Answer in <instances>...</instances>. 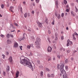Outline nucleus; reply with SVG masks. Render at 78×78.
Segmentation results:
<instances>
[{
	"label": "nucleus",
	"instance_id": "40",
	"mask_svg": "<svg viewBox=\"0 0 78 78\" xmlns=\"http://www.w3.org/2000/svg\"><path fill=\"white\" fill-rule=\"evenodd\" d=\"M65 69L66 70H67L68 69V67L67 66H65Z\"/></svg>",
	"mask_w": 78,
	"mask_h": 78
},
{
	"label": "nucleus",
	"instance_id": "59",
	"mask_svg": "<svg viewBox=\"0 0 78 78\" xmlns=\"http://www.w3.org/2000/svg\"><path fill=\"white\" fill-rule=\"evenodd\" d=\"M6 53H7V55H9V52H7Z\"/></svg>",
	"mask_w": 78,
	"mask_h": 78
},
{
	"label": "nucleus",
	"instance_id": "43",
	"mask_svg": "<svg viewBox=\"0 0 78 78\" xmlns=\"http://www.w3.org/2000/svg\"><path fill=\"white\" fill-rule=\"evenodd\" d=\"M37 3H39V0H36Z\"/></svg>",
	"mask_w": 78,
	"mask_h": 78
},
{
	"label": "nucleus",
	"instance_id": "52",
	"mask_svg": "<svg viewBox=\"0 0 78 78\" xmlns=\"http://www.w3.org/2000/svg\"><path fill=\"white\" fill-rule=\"evenodd\" d=\"M13 3H16V1H15V0H14L13 1Z\"/></svg>",
	"mask_w": 78,
	"mask_h": 78
},
{
	"label": "nucleus",
	"instance_id": "53",
	"mask_svg": "<svg viewBox=\"0 0 78 78\" xmlns=\"http://www.w3.org/2000/svg\"><path fill=\"white\" fill-rule=\"evenodd\" d=\"M33 55V54H32V53L30 52V56H32Z\"/></svg>",
	"mask_w": 78,
	"mask_h": 78
},
{
	"label": "nucleus",
	"instance_id": "41",
	"mask_svg": "<svg viewBox=\"0 0 78 78\" xmlns=\"http://www.w3.org/2000/svg\"><path fill=\"white\" fill-rule=\"evenodd\" d=\"M20 49L21 50H22V46H20Z\"/></svg>",
	"mask_w": 78,
	"mask_h": 78
},
{
	"label": "nucleus",
	"instance_id": "25",
	"mask_svg": "<svg viewBox=\"0 0 78 78\" xmlns=\"http://www.w3.org/2000/svg\"><path fill=\"white\" fill-rule=\"evenodd\" d=\"M0 36L1 37H5V35L3 34H1L0 35Z\"/></svg>",
	"mask_w": 78,
	"mask_h": 78
},
{
	"label": "nucleus",
	"instance_id": "20",
	"mask_svg": "<svg viewBox=\"0 0 78 78\" xmlns=\"http://www.w3.org/2000/svg\"><path fill=\"white\" fill-rule=\"evenodd\" d=\"M27 14H28L27 13H26L25 14H24V17H25V18H27Z\"/></svg>",
	"mask_w": 78,
	"mask_h": 78
},
{
	"label": "nucleus",
	"instance_id": "37",
	"mask_svg": "<svg viewBox=\"0 0 78 78\" xmlns=\"http://www.w3.org/2000/svg\"><path fill=\"white\" fill-rule=\"evenodd\" d=\"M48 33L49 34H51V31H50V30H48Z\"/></svg>",
	"mask_w": 78,
	"mask_h": 78
},
{
	"label": "nucleus",
	"instance_id": "34",
	"mask_svg": "<svg viewBox=\"0 0 78 78\" xmlns=\"http://www.w3.org/2000/svg\"><path fill=\"white\" fill-rule=\"evenodd\" d=\"M14 25H16V26L17 27H18V26H19V25H18V24H17V23H14Z\"/></svg>",
	"mask_w": 78,
	"mask_h": 78
},
{
	"label": "nucleus",
	"instance_id": "26",
	"mask_svg": "<svg viewBox=\"0 0 78 78\" xmlns=\"http://www.w3.org/2000/svg\"><path fill=\"white\" fill-rule=\"evenodd\" d=\"M46 71H48V72H50V69L47 68H46Z\"/></svg>",
	"mask_w": 78,
	"mask_h": 78
},
{
	"label": "nucleus",
	"instance_id": "7",
	"mask_svg": "<svg viewBox=\"0 0 78 78\" xmlns=\"http://www.w3.org/2000/svg\"><path fill=\"white\" fill-rule=\"evenodd\" d=\"M63 78H69L68 77H67V75L66 74V72L63 75Z\"/></svg>",
	"mask_w": 78,
	"mask_h": 78
},
{
	"label": "nucleus",
	"instance_id": "15",
	"mask_svg": "<svg viewBox=\"0 0 78 78\" xmlns=\"http://www.w3.org/2000/svg\"><path fill=\"white\" fill-rule=\"evenodd\" d=\"M71 13L72 16H75V14H74V13H73V12L72 11H71Z\"/></svg>",
	"mask_w": 78,
	"mask_h": 78
},
{
	"label": "nucleus",
	"instance_id": "30",
	"mask_svg": "<svg viewBox=\"0 0 78 78\" xmlns=\"http://www.w3.org/2000/svg\"><path fill=\"white\" fill-rule=\"evenodd\" d=\"M2 56H3L2 58L3 59H5V55H2Z\"/></svg>",
	"mask_w": 78,
	"mask_h": 78
},
{
	"label": "nucleus",
	"instance_id": "18",
	"mask_svg": "<svg viewBox=\"0 0 78 78\" xmlns=\"http://www.w3.org/2000/svg\"><path fill=\"white\" fill-rule=\"evenodd\" d=\"M57 8L58 7V1H56L55 2Z\"/></svg>",
	"mask_w": 78,
	"mask_h": 78
},
{
	"label": "nucleus",
	"instance_id": "51",
	"mask_svg": "<svg viewBox=\"0 0 78 78\" xmlns=\"http://www.w3.org/2000/svg\"><path fill=\"white\" fill-rule=\"evenodd\" d=\"M75 34V35H76V36H78V34H77V33H75V34Z\"/></svg>",
	"mask_w": 78,
	"mask_h": 78
},
{
	"label": "nucleus",
	"instance_id": "44",
	"mask_svg": "<svg viewBox=\"0 0 78 78\" xmlns=\"http://www.w3.org/2000/svg\"><path fill=\"white\" fill-rule=\"evenodd\" d=\"M10 36L11 37H14V36H13V35H12V34H10Z\"/></svg>",
	"mask_w": 78,
	"mask_h": 78
},
{
	"label": "nucleus",
	"instance_id": "58",
	"mask_svg": "<svg viewBox=\"0 0 78 78\" xmlns=\"http://www.w3.org/2000/svg\"><path fill=\"white\" fill-rule=\"evenodd\" d=\"M28 31L31 32V30H30V29H28Z\"/></svg>",
	"mask_w": 78,
	"mask_h": 78
},
{
	"label": "nucleus",
	"instance_id": "9",
	"mask_svg": "<svg viewBox=\"0 0 78 78\" xmlns=\"http://www.w3.org/2000/svg\"><path fill=\"white\" fill-rule=\"evenodd\" d=\"M19 71H17L16 73V78H18L19 76Z\"/></svg>",
	"mask_w": 78,
	"mask_h": 78
},
{
	"label": "nucleus",
	"instance_id": "17",
	"mask_svg": "<svg viewBox=\"0 0 78 78\" xmlns=\"http://www.w3.org/2000/svg\"><path fill=\"white\" fill-rule=\"evenodd\" d=\"M6 70L7 71V72L9 71V66H7V67L6 68Z\"/></svg>",
	"mask_w": 78,
	"mask_h": 78
},
{
	"label": "nucleus",
	"instance_id": "13",
	"mask_svg": "<svg viewBox=\"0 0 78 78\" xmlns=\"http://www.w3.org/2000/svg\"><path fill=\"white\" fill-rule=\"evenodd\" d=\"M6 37L7 39H9L10 37V35H9V34H7L6 35Z\"/></svg>",
	"mask_w": 78,
	"mask_h": 78
},
{
	"label": "nucleus",
	"instance_id": "22",
	"mask_svg": "<svg viewBox=\"0 0 78 78\" xmlns=\"http://www.w3.org/2000/svg\"><path fill=\"white\" fill-rule=\"evenodd\" d=\"M40 74L41 76H42L44 75V74L43 73V72L41 71L40 73Z\"/></svg>",
	"mask_w": 78,
	"mask_h": 78
},
{
	"label": "nucleus",
	"instance_id": "61",
	"mask_svg": "<svg viewBox=\"0 0 78 78\" xmlns=\"http://www.w3.org/2000/svg\"><path fill=\"white\" fill-rule=\"evenodd\" d=\"M57 68L58 69V70H59V66H57Z\"/></svg>",
	"mask_w": 78,
	"mask_h": 78
},
{
	"label": "nucleus",
	"instance_id": "2",
	"mask_svg": "<svg viewBox=\"0 0 78 78\" xmlns=\"http://www.w3.org/2000/svg\"><path fill=\"white\" fill-rule=\"evenodd\" d=\"M41 41V39L39 38H37L36 39V41H35V45H36V47L37 48H39L40 47L39 45H40V41Z\"/></svg>",
	"mask_w": 78,
	"mask_h": 78
},
{
	"label": "nucleus",
	"instance_id": "48",
	"mask_svg": "<svg viewBox=\"0 0 78 78\" xmlns=\"http://www.w3.org/2000/svg\"><path fill=\"white\" fill-rule=\"evenodd\" d=\"M48 42H49L50 43V42H51V41H50V39H49V38H48Z\"/></svg>",
	"mask_w": 78,
	"mask_h": 78
},
{
	"label": "nucleus",
	"instance_id": "60",
	"mask_svg": "<svg viewBox=\"0 0 78 78\" xmlns=\"http://www.w3.org/2000/svg\"><path fill=\"white\" fill-rule=\"evenodd\" d=\"M66 29L67 30H69V27H67Z\"/></svg>",
	"mask_w": 78,
	"mask_h": 78
},
{
	"label": "nucleus",
	"instance_id": "57",
	"mask_svg": "<svg viewBox=\"0 0 78 78\" xmlns=\"http://www.w3.org/2000/svg\"><path fill=\"white\" fill-rule=\"evenodd\" d=\"M55 40H56V41H57V40H58V38L57 37H56L55 39Z\"/></svg>",
	"mask_w": 78,
	"mask_h": 78
},
{
	"label": "nucleus",
	"instance_id": "47",
	"mask_svg": "<svg viewBox=\"0 0 78 78\" xmlns=\"http://www.w3.org/2000/svg\"><path fill=\"white\" fill-rule=\"evenodd\" d=\"M57 57L58 58V59H60L61 57H60V55H58L57 56Z\"/></svg>",
	"mask_w": 78,
	"mask_h": 78
},
{
	"label": "nucleus",
	"instance_id": "45",
	"mask_svg": "<svg viewBox=\"0 0 78 78\" xmlns=\"http://www.w3.org/2000/svg\"><path fill=\"white\" fill-rule=\"evenodd\" d=\"M3 74L4 76H5V75H6V73H5V72L3 71Z\"/></svg>",
	"mask_w": 78,
	"mask_h": 78
},
{
	"label": "nucleus",
	"instance_id": "42",
	"mask_svg": "<svg viewBox=\"0 0 78 78\" xmlns=\"http://www.w3.org/2000/svg\"><path fill=\"white\" fill-rule=\"evenodd\" d=\"M67 53H70V50H67Z\"/></svg>",
	"mask_w": 78,
	"mask_h": 78
},
{
	"label": "nucleus",
	"instance_id": "31",
	"mask_svg": "<svg viewBox=\"0 0 78 78\" xmlns=\"http://www.w3.org/2000/svg\"><path fill=\"white\" fill-rule=\"evenodd\" d=\"M1 7L3 9V8H4V5H3V4H2L1 5Z\"/></svg>",
	"mask_w": 78,
	"mask_h": 78
},
{
	"label": "nucleus",
	"instance_id": "12",
	"mask_svg": "<svg viewBox=\"0 0 78 78\" xmlns=\"http://www.w3.org/2000/svg\"><path fill=\"white\" fill-rule=\"evenodd\" d=\"M12 42V41H11L9 40V39H8L7 41V43L8 44H9Z\"/></svg>",
	"mask_w": 78,
	"mask_h": 78
},
{
	"label": "nucleus",
	"instance_id": "8",
	"mask_svg": "<svg viewBox=\"0 0 78 78\" xmlns=\"http://www.w3.org/2000/svg\"><path fill=\"white\" fill-rule=\"evenodd\" d=\"M9 60L10 62L12 64V58L11 56H10L9 58Z\"/></svg>",
	"mask_w": 78,
	"mask_h": 78
},
{
	"label": "nucleus",
	"instance_id": "6",
	"mask_svg": "<svg viewBox=\"0 0 78 78\" xmlns=\"http://www.w3.org/2000/svg\"><path fill=\"white\" fill-rule=\"evenodd\" d=\"M55 16H56V17H57L58 19H59L61 18V15H60V14H57L56 13H55Z\"/></svg>",
	"mask_w": 78,
	"mask_h": 78
},
{
	"label": "nucleus",
	"instance_id": "27",
	"mask_svg": "<svg viewBox=\"0 0 78 78\" xmlns=\"http://www.w3.org/2000/svg\"><path fill=\"white\" fill-rule=\"evenodd\" d=\"M45 22L47 24H48V19H46Z\"/></svg>",
	"mask_w": 78,
	"mask_h": 78
},
{
	"label": "nucleus",
	"instance_id": "10",
	"mask_svg": "<svg viewBox=\"0 0 78 78\" xmlns=\"http://www.w3.org/2000/svg\"><path fill=\"white\" fill-rule=\"evenodd\" d=\"M14 47H15V48H16L17 47H18V46H19V45L18 44H17V42H15L14 43Z\"/></svg>",
	"mask_w": 78,
	"mask_h": 78
},
{
	"label": "nucleus",
	"instance_id": "50",
	"mask_svg": "<svg viewBox=\"0 0 78 78\" xmlns=\"http://www.w3.org/2000/svg\"><path fill=\"white\" fill-rule=\"evenodd\" d=\"M31 13H32V14H34V11L33 10L32 11Z\"/></svg>",
	"mask_w": 78,
	"mask_h": 78
},
{
	"label": "nucleus",
	"instance_id": "11",
	"mask_svg": "<svg viewBox=\"0 0 78 78\" xmlns=\"http://www.w3.org/2000/svg\"><path fill=\"white\" fill-rule=\"evenodd\" d=\"M37 23L40 27H42V24L39 22H37Z\"/></svg>",
	"mask_w": 78,
	"mask_h": 78
},
{
	"label": "nucleus",
	"instance_id": "55",
	"mask_svg": "<svg viewBox=\"0 0 78 78\" xmlns=\"http://www.w3.org/2000/svg\"><path fill=\"white\" fill-rule=\"evenodd\" d=\"M37 62L38 64L40 63V61H39V60H37Z\"/></svg>",
	"mask_w": 78,
	"mask_h": 78
},
{
	"label": "nucleus",
	"instance_id": "63",
	"mask_svg": "<svg viewBox=\"0 0 78 78\" xmlns=\"http://www.w3.org/2000/svg\"><path fill=\"white\" fill-rule=\"evenodd\" d=\"M51 58H49L48 60V61H51Z\"/></svg>",
	"mask_w": 78,
	"mask_h": 78
},
{
	"label": "nucleus",
	"instance_id": "3",
	"mask_svg": "<svg viewBox=\"0 0 78 78\" xmlns=\"http://www.w3.org/2000/svg\"><path fill=\"white\" fill-rule=\"evenodd\" d=\"M64 65H62L60 66V70L61 73L63 74V73H66V71L64 69Z\"/></svg>",
	"mask_w": 78,
	"mask_h": 78
},
{
	"label": "nucleus",
	"instance_id": "23",
	"mask_svg": "<svg viewBox=\"0 0 78 78\" xmlns=\"http://www.w3.org/2000/svg\"><path fill=\"white\" fill-rule=\"evenodd\" d=\"M67 62H68V59H66L65 61V63H66V64H67Z\"/></svg>",
	"mask_w": 78,
	"mask_h": 78
},
{
	"label": "nucleus",
	"instance_id": "46",
	"mask_svg": "<svg viewBox=\"0 0 78 78\" xmlns=\"http://www.w3.org/2000/svg\"><path fill=\"white\" fill-rule=\"evenodd\" d=\"M52 24L53 25L55 24V21H54L53 22H52Z\"/></svg>",
	"mask_w": 78,
	"mask_h": 78
},
{
	"label": "nucleus",
	"instance_id": "1",
	"mask_svg": "<svg viewBox=\"0 0 78 78\" xmlns=\"http://www.w3.org/2000/svg\"><path fill=\"white\" fill-rule=\"evenodd\" d=\"M21 61H20V62L21 64H25L27 65V66L33 70V66L31 63L28 61V59L27 58H25L24 57H21Z\"/></svg>",
	"mask_w": 78,
	"mask_h": 78
},
{
	"label": "nucleus",
	"instance_id": "35",
	"mask_svg": "<svg viewBox=\"0 0 78 78\" xmlns=\"http://www.w3.org/2000/svg\"><path fill=\"white\" fill-rule=\"evenodd\" d=\"M25 35H26V34H23V39H25Z\"/></svg>",
	"mask_w": 78,
	"mask_h": 78
},
{
	"label": "nucleus",
	"instance_id": "16",
	"mask_svg": "<svg viewBox=\"0 0 78 78\" xmlns=\"http://www.w3.org/2000/svg\"><path fill=\"white\" fill-rule=\"evenodd\" d=\"M12 9H14V7H10V10L11 11V12H13V11Z\"/></svg>",
	"mask_w": 78,
	"mask_h": 78
},
{
	"label": "nucleus",
	"instance_id": "5",
	"mask_svg": "<svg viewBox=\"0 0 78 78\" xmlns=\"http://www.w3.org/2000/svg\"><path fill=\"white\" fill-rule=\"evenodd\" d=\"M52 50V48L51 47L49 46L48 47L47 49V51L49 53H50V52H51V51Z\"/></svg>",
	"mask_w": 78,
	"mask_h": 78
},
{
	"label": "nucleus",
	"instance_id": "64",
	"mask_svg": "<svg viewBox=\"0 0 78 78\" xmlns=\"http://www.w3.org/2000/svg\"><path fill=\"white\" fill-rule=\"evenodd\" d=\"M62 50L63 51H65V50H66V49L64 48H63Z\"/></svg>",
	"mask_w": 78,
	"mask_h": 78
},
{
	"label": "nucleus",
	"instance_id": "24",
	"mask_svg": "<svg viewBox=\"0 0 78 78\" xmlns=\"http://www.w3.org/2000/svg\"><path fill=\"white\" fill-rule=\"evenodd\" d=\"M51 77H52V78H53V77H55V75L53 74H52L51 75Z\"/></svg>",
	"mask_w": 78,
	"mask_h": 78
},
{
	"label": "nucleus",
	"instance_id": "36",
	"mask_svg": "<svg viewBox=\"0 0 78 78\" xmlns=\"http://www.w3.org/2000/svg\"><path fill=\"white\" fill-rule=\"evenodd\" d=\"M61 39L62 40H63L64 39V36H62L61 37Z\"/></svg>",
	"mask_w": 78,
	"mask_h": 78
},
{
	"label": "nucleus",
	"instance_id": "32",
	"mask_svg": "<svg viewBox=\"0 0 78 78\" xmlns=\"http://www.w3.org/2000/svg\"><path fill=\"white\" fill-rule=\"evenodd\" d=\"M66 12H69V9H66Z\"/></svg>",
	"mask_w": 78,
	"mask_h": 78
},
{
	"label": "nucleus",
	"instance_id": "19",
	"mask_svg": "<svg viewBox=\"0 0 78 78\" xmlns=\"http://www.w3.org/2000/svg\"><path fill=\"white\" fill-rule=\"evenodd\" d=\"M64 3L65 5H66L67 3V0H64Z\"/></svg>",
	"mask_w": 78,
	"mask_h": 78
},
{
	"label": "nucleus",
	"instance_id": "14",
	"mask_svg": "<svg viewBox=\"0 0 78 78\" xmlns=\"http://www.w3.org/2000/svg\"><path fill=\"white\" fill-rule=\"evenodd\" d=\"M75 34H73V40H75L76 39V38L75 37Z\"/></svg>",
	"mask_w": 78,
	"mask_h": 78
},
{
	"label": "nucleus",
	"instance_id": "39",
	"mask_svg": "<svg viewBox=\"0 0 78 78\" xmlns=\"http://www.w3.org/2000/svg\"><path fill=\"white\" fill-rule=\"evenodd\" d=\"M20 10L21 12L22 13V7H20Z\"/></svg>",
	"mask_w": 78,
	"mask_h": 78
},
{
	"label": "nucleus",
	"instance_id": "54",
	"mask_svg": "<svg viewBox=\"0 0 78 78\" xmlns=\"http://www.w3.org/2000/svg\"><path fill=\"white\" fill-rule=\"evenodd\" d=\"M30 46L31 47H33V44H31L30 45Z\"/></svg>",
	"mask_w": 78,
	"mask_h": 78
},
{
	"label": "nucleus",
	"instance_id": "21",
	"mask_svg": "<svg viewBox=\"0 0 78 78\" xmlns=\"http://www.w3.org/2000/svg\"><path fill=\"white\" fill-rule=\"evenodd\" d=\"M75 12H78V8H76V6L75 7Z\"/></svg>",
	"mask_w": 78,
	"mask_h": 78
},
{
	"label": "nucleus",
	"instance_id": "38",
	"mask_svg": "<svg viewBox=\"0 0 78 78\" xmlns=\"http://www.w3.org/2000/svg\"><path fill=\"white\" fill-rule=\"evenodd\" d=\"M66 8H67V9H69V5H67L66 6Z\"/></svg>",
	"mask_w": 78,
	"mask_h": 78
},
{
	"label": "nucleus",
	"instance_id": "33",
	"mask_svg": "<svg viewBox=\"0 0 78 78\" xmlns=\"http://www.w3.org/2000/svg\"><path fill=\"white\" fill-rule=\"evenodd\" d=\"M47 76L48 78H50V74H47Z\"/></svg>",
	"mask_w": 78,
	"mask_h": 78
},
{
	"label": "nucleus",
	"instance_id": "4",
	"mask_svg": "<svg viewBox=\"0 0 78 78\" xmlns=\"http://www.w3.org/2000/svg\"><path fill=\"white\" fill-rule=\"evenodd\" d=\"M73 44V43L72 41H70V40H68L67 41V43L66 44V46L67 47H68L69 45H72Z\"/></svg>",
	"mask_w": 78,
	"mask_h": 78
},
{
	"label": "nucleus",
	"instance_id": "49",
	"mask_svg": "<svg viewBox=\"0 0 78 78\" xmlns=\"http://www.w3.org/2000/svg\"><path fill=\"white\" fill-rule=\"evenodd\" d=\"M28 15H27V16H28V17H29V16H30V13H28L27 14Z\"/></svg>",
	"mask_w": 78,
	"mask_h": 78
},
{
	"label": "nucleus",
	"instance_id": "28",
	"mask_svg": "<svg viewBox=\"0 0 78 78\" xmlns=\"http://www.w3.org/2000/svg\"><path fill=\"white\" fill-rule=\"evenodd\" d=\"M27 48H29V49H30V48H31V47L30 46L28 45L27 46Z\"/></svg>",
	"mask_w": 78,
	"mask_h": 78
},
{
	"label": "nucleus",
	"instance_id": "29",
	"mask_svg": "<svg viewBox=\"0 0 78 78\" xmlns=\"http://www.w3.org/2000/svg\"><path fill=\"white\" fill-rule=\"evenodd\" d=\"M64 15V13H62L61 15V17H63Z\"/></svg>",
	"mask_w": 78,
	"mask_h": 78
},
{
	"label": "nucleus",
	"instance_id": "56",
	"mask_svg": "<svg viewBox=\"0 0 78 78\" xmlns=\"http://www.w3.org/2000/svg\"><path fill=\"white\" fill-rule=\"evenodd\" d=\"M71 60H72V61H73V58L72 57L71 58Z\"/></svg>",
	"mask_w": 78,
	"mask_h": 78
},
{
	"label": "nucleus",
	"instance_id": "62",
	"mask_svg": "<svg viewBox=\"0 0 78 78\" xmlns=\"http://www.w3.org/2000/svg\"><path fill=\"white\" fill-rule=\"evenodd\" d=\"M60 66V64H58L57 65V66H58V67H59Z\"/></svg>",
	"mask_w": 78,
	"mask_h": 78
}]
</instances>
